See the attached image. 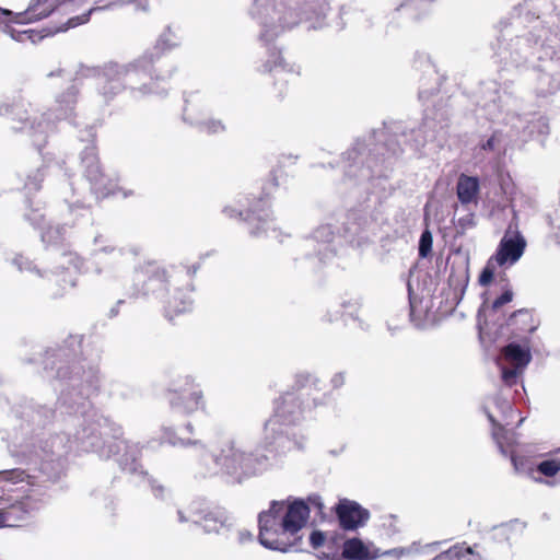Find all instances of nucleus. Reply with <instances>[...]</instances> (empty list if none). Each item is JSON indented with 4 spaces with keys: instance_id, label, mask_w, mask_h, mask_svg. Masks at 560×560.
Returning <instances> with one entry per match:
<instances>
[{
    "instance_id": "15",
    "label": "nucleus",
    "mask_w": 560,
    "mask_h": 560,
    "mask_svg": "<svg viewBox=\"0 0 560 560\" xmlns=\"http://www.w3.org/2000/svg\"><path fill=\"white\" fill-rule=\"evenodd\" d=\"M184 109V119L192 125H199L202 130L209 133H217L224 130V126L219 120L205 119V113L201 108L198 97L187 100Z\"/></svg>"
},
{
    "instance_id": "26",
    "label": "nucleus",
    "mask_w": 560,
    "mask_h": 560,
    "mask_svg": "<svg viewBox=\"0 0 560 560\" xmlns=\"http://www.w3.org/2000/svg\"><path fill=\"white\" fill-rule=\"evenodd\" d=\"M538 470L545 476L552 477L560 470V460H544L538 465Z\"/></svg>"
},
{
    "instance_id": "24",
    "label": "nucleus",
    "mask_w": 560,
    "mask_h": 560,
    "mask_svg": "<svg viewBox=\"0 0 560 560\" xmlns=\"http://www.w3.org/2000/svg\"><path fill=\"white\" fill-rule=\"evenodd\" d=\"M432 234L429 230H425L422 232L419 241V255L421 257H427L432 249Z\"/></svg>"
},
{
    "instance_id": "22",
    "label": "nucleus",
    "mask_w": 560,
    "mask_h": 560,
    "mask_svg": "<svg viewBox=\"0 0 560 560\" xmlns=\"http://www.w3.org/2000/svg\"><path fill=\"white\" fill-rule=\"evenodd\" d=\"M178 43L179 37L171 28H166L158 40V47H161V50H166L176 47Z\"/></svg>"
},
{
    "instance_id": "11",
    "label": "nucleus",
    "mask_w": 560,
    "mask_h": 560,
    "mask_svg": "<svg viewBox=\"0 0 560 560\" xmlns=\"http://www.w3.org/2000/svg\"><path fill=\"white\" fill-rule=\"evenodd\" d=\"M82 163L85 167V175L97 195L105 197L116 192L112 185L103 183L104 175L101 172L98 160L93 148H86L83 152Z\"/></svg>"
},
{
    "instance_id": "1",
    "label": "nucleus",
    "mask_w": 560,
    "mask_h": 560,
    "mask_svg": "<svg viewBox=\"0 0 560 560\" xmlns=\"http://www.w3.org/2000/svg\"><path fill=\"white\" fill-rule=\"evenodd\" d=\"M308 517L310 505L303 500L272 501L258 516L259 542L271 550L289 551L301 540Z\"/></svg>"
},
{
    "instance_id": "38",
    "label": "nucleus",
    "mask_w": 560,
    "mask_h": 560,
    "mask_svg": "<svg viewBox=\"0 0 560 560\" xmlns=\"http://www.w3.org/2000/svg\"><path fill=\"white\" fill-rule=\"evenodd\" d=\"M58 233H59L58 229H56L55 232H52V230L49 229L48 231L43 233L42 238H43L44 242L54 243V242H57V240H58V237L55 235V234H58Z\"/></svg>"
},
{
    "instance_id": "53",
    "label": "nucleus",
    "mask_w": 560,
    "mask_h": 560,
    "mask_svg": "<svg viewBox=\"0 0 560 560\" xmlns=\"http://www.w3.org/2000/svg\"><path fill=\"white\" fill-rule=\"evenodd\" d=\"M155 282H158L156 278H150L148 284H149V287H153Z\"/></svg>"
},
{
    "instance_id": "21",
    "label": "nucleus",
    "mask_w": 560,
    "mask_h": 560,
    "mask_svg": "<svg viewBox=\"0 0 560 560\" xmlns=\"http://www.w3.org/2000/svg\"><path fill=\"white\" fill-rule=\"evenodd\" d=\"M335 237L334 231L330 225H320L313 233V240L317 243H322L324 250H327L329 244Z\"/></svg>"
},
{
    "instance_id": "39",
    "label": "nucleus",
    "mask_w": 560,
    "mask_h": 560,
    "mask_svg": "<svg viewBox=\"0 0 560 560\" xmlns=\"http://www.w3.org/2000/svg\"><path fill=\"white\" fill-rule=\"evenodd\" d=\"M493 400V404L502 411V412H505L508 411L511 406H510V402L508 400H502L500 399L499 397H495L492 399Z\"/></svg>"
},
{
    "instance_id": "37",
    "label": "nucleus",
    "mask_w": 560,
    "mask_h": 560,
    "mask_svg": "<svg viewBox=\"0 0 560 560\" xmlns=\"http://www.w3.org/2000/svg\"><path fill=\"white\" fill-rule=\"evenodd\" d=\"M13 262L18 266V268L22 271L24 269L31 270L32 264L24 259L22 256H18L14 258Z\"/></svg>"
},
{
    "instance_id": "50",
    "label": "nucleus",
    "mask_w": 560,
    "mask_h": 560,
    "mask_svg": "<svg viewBox=\"0 0 560 560\" xmlns=\"http://www.w3.org/2000/svg\"><path fill=\"white\" fill-rule=\"evenodd\" d=\"M115 447L117 448V451H120L121 448H126L127 450L128 445L125 442L120 441V442H117L115 444Z\"/></svg>"
},
{
    "instance_id": "31",
    "label": "nucleus",
    "mask_w": 560,
    "mask_h": 560,
    "mask_svg": "<svg viewBox=\"0 0 560 560\" xmlns=\"http://www.w3.org/2000/svg\"><path fill=\"white\" fill-rule=\"evenodd\" d=\"M13 113L15 116H18V119L21 120V121H26L28 120V116H24V115H21L20 113V107H14L13 109H10V106L9 105H1L0 106V114L1 115H4V114H9V113Z\"/></svg>"
},
{
    "instance_id": "42",
    "label": "nucleus",
    "mask_w": 560,
    "mask_h": 560,
    "mask_svg": "<svg viewBox=\"0 0 560 560\" xmlns=\"http://www.w3.org/2000/svg\"><path fill=\"white\" fill-rule=\"evenodd\" d=\"M131 2V0H119V4ZM136 3L138 9L145 10L147 9V0H132Z\"/></svg>"
},
{
    "instance_id": "55",
    "label": "nucleus",
    "mask_w": 560,
    "mask_h": 560,
    "mask_svg": "<svg viewBox=\"0 0 560 560\" xmlns=\"http://www.w3.org/2000/svg\"><path fill=\"white\" fill-rule=\"evenodd\" d=\"M512 462H513V465H514L515 469L517 470V469H518V467H517V463H516L515 457H512Z\"/></svg>"
},
{
    "instance_id": "13",
    "label": "nucleus",
    "mask_w": 560,
    "mask_h": 560,
    "mask_svg": "<svg viewBox=\"0 0 560 560\" xmlns=\"http://www.w3.org/2000/svg\"><path fill=\"white\" fill-rule=\"evenodd\" d=\"M32 477L21 469L0 471V505L12 492H23L30 489Z\"/></svg>"
},
{
    "instance_id": "14",
    "label": "nucleus",
    "mask_w": 560,
    "mask_h": 560,
    "mask_svg": "<svg viewBox=\"0 0 560 560\" xmlns=\"http://www.w3.org/2000/svg\"><path fill=\"white\" fill-rule=\"evenodd\" d=\"M63 0H33L24 12L13 13V24H26L47 18Z\"/></svg>"
},
{
    "instance_id": "30",
    "label": "nucleus",
    "mask_w": 560,
    "mask_h": 560,
    "mask_svg": "<svg viewBox=\"0 0 560 560\" xmlns=\"http://www.w3.org/2000/svg\"><path fill=\"white\" fill-rule=\"evenodd\" d=\"M191 305V300L189 298H185L180 304H177L176 301H174V303H172L170 305V307L175 312V313H183V312H186L189 310Z\"/></svg>"
},
{
    "instance_id": "41",
    "label": "nucleus",
    "mask_w": 560,
    "mask_h": 560,
    "mask_svg": "<svg viewBox=\"0 0 560 560\" xmlns=\"http://www.w3.org/2000/svg\"><path fill=\"white\" fill-rule=\"evenodd\" d=\"M98 253L100 254H107V253H110V254H114L115 257H118L121 255V250H117L115 247L113 246H104V247H101L98 249Z\"/></svg>"
},
{
    "instance_id": "32",
    "label": "nucleus",
    "mask_w": 560,
    "mask_h": 560,
    "mask_svg": "<svg viewBox=\"0 0 560 560\" xmlns=\"http://www.w3.org/2000/svg\"><path fill=\"white\" fill-rule=\"evenodd\" d=\"M512 298H513V294L511 291H505L504 293H502L494 302H493V307L494 308H499L501 307L502 305L509 303L512 301Z\"/></svg>"
},
{
    "instance_id": "19",
    "label": "nucleus",
    "mask_w": 560,
    "mask_h": 560,
    "mask_svg": "<svg viewBox=\"0 0 560 560\" xmlns=\"http://www.w3.org/2000/svg\"><path fill=\"white\" fill-rule=\"evenodd\" d=\"M173 408L185 413H192L203 406L200 390L183 392L171 400Z\"/></svg>"
},
{
    "instance_id": "43",
    "label": "nucleus",
    "mask_w": 560,
    "mask_h": 560,
    "mask_svg": "<svg viewBox=\"0 0 560 560\" xmlns=\"http://www.w3.org/2000/svg\"><path fill=\"white\" fill-rule=\"evenodd\" d=\"M308 501L313 506L317 508L319 511L323 510L324 504L319 497H311L308 498Z\"/></svg>"
},
{
    "instance_id": "56",
    "label": "nucleus",
    "mask_w": 560,
    "mask_h": 560,
    "mask_svg": "<svg viewBox=\"0 0 560 560\" xmlns=\"http://www.w3.org/2000/svg\"><path fill=\"white\" fill-rule=\"evenodd\" d=\"M101 238H102L101 236L96 237L95 243H101V241H102Z\"/></svg>"
},
{
    "instance_id": "17",
    "label": "nucleus",
    "mask_w": 560,
    "mask_h": 560,
    "mask_svg": "<svg viewBox=\"0 0 560 560\" xmlns=\"http://www.w3.org/2000/svg\"><path fill=\"white\" fill-rule=\"evenodd\" d=\"M178 518L180 522H186L191 520L196 524L202 525L203 529L207 533H219L220 529L225 524V518L223 513L221 512H203V511H192L189 514V517L184 515V512L178 511Z\"/></svg>"
},
{
    "instance_id": "18",
    "label": "nucleus",
    "mask_w": 560,
    "mask_h": 560,
    "mask_svg": "<svg viewBox=\"0 0 560 560\" xmlns=\"http://www.w3.org/2000/svg\"><path fill=\"white\" fill-rule=\"evenodd\" d=\"M342 555L353 560H370L377 557V549L358 538L348 539L343 545Z\"/></svg>"
},
{
    "instance_id": "40",
    "label": "nucleus",
    "mask_w": 560,
    "mask_h": 560,
    "mask_svg": "<svg viewBox=\"0 0 560 560\" xmlns=\"http://www.w3.org/2000/svg\"><path fill=\"white\" fill-rule=\"evenodd\" d=\"M252 539H253V535L250 532L245 530V529L238 532V541L241 544H245L246 541H249Z\"/></svg>"
},
{
    "instance_id": "48",
    "label": "nucleus",
    "mask_w": 560,
    "mask_h": 560,
    "mask_svg": "<svg viewBox=\"0 0 560 560\" xmlns=\"http://www.w3.org/2000/svg\"><path fill=\"white\" fill-rule=\"evenodd\" d=\"M224 212H225L228 215H230V217H235L236 214H238V215H243V212H237L236 210H234V209H232V208H230V207L225 208V209H224Z\"/></svg>"
},
{
    "instance_id": "33",
    "label": "nucleus",
    "mask_w": 560,
    "mask_h": 560,
    "mask_svg": "<svg viewBox=\"0 0 560 560\" xmlns=\"http://www.w3.org/2000/svg\"><path fill=\"white\" fill-rule=\"evenodd\" d=\"M324 540H325L324 534L320 532H313L310 536L311 545L314 548H318L319 546H322L324 544Z\"/></svg>"
},
{
    "instance_id": "29",
    "label": "nucleus",
    "mask_w": 560,
    "mask_h": 560,
    "mask_svg": "<svg viewBox=\"0 0 560 560\" xmlns=\"http://www.w3.org/2000/svg\"><path fill=\"white\" fill-rule=\"evenodd\" d=\"M518 200L529 208L534 207V201L529 197L525 196L523 192L516 194L515 197L511 199V207L513 209L514 218H516L515 206Z\"/></svg>"
},
{
    "instance_id": "23",
    "label": "nucleus",
    "mask_w": 560,
    "mask_h": 560,
    "mask_svg": "<svg viewBox=\"0 0 560 560\" xmlns=\"http://www.w3.org/2000/svg\"><path fill=\"white\" fill-rule=\"evenodd\" d=\"M75 90L72 86L62 98H58L57 102L60 104V114L58 117H66L68 113L71 110L72 105L75 102Z\"/></svg>"
},
{
    "instance_id": "5",
    "label": "nucleus",
    "mask_w": 560,
    "mask_h": 560,
    "mask_svg": "<svg viewBox=\"0 0 560 560\" xmlns=\"http://www.w3.org/2000/svg\"><path fill=\"white\" fill-rule=\"evenodd\" d=\"M304 409L300 398L294 394H285L277 402L276 411L265 424L266 433L275 434L271 444L275 445V451L279 454H284L293 447H302L301 443L292 441L283 431L278 432L279 425H287L298 422L302 419Z\"/></svg>"
},
{
    "instance_id": "7",
    "label": "nucleus",
    "mask_w": 560,
    "mask_h": 560,
    "mask_svg": "<svg viewBox=\"0 0 560 560\" xmlns=\"http://www.w3.org/2000/svg\"><path fill=\"white\" fill-rule=\"evenodd\" d=\"M95 9H91L85 14L69 19L67 21V23L65 24V26L59 27V28H55V30L47 28V30H43V31H35V30L16 31L12 26L13 12L9 11V10L0 9V28H2L5 33H8L16 42L31 40L32 43H36L46 36L54 35L58 32H63L69 28H72L78 25L86 23L90 19V14Z\"/></svg>"
},
{
    "instance_id": "28",
    "label": "nucleus",
    "mask_w": 560,
    "mask_h": 560,
    "mask_svg": "<svg viewBox=\"0 0 560 560\" xmlns=\"http://www.w3.org/2000/svg\"><path fill=\"white\" fill-rule=\"evenodd\" d=\"M259 205H261V208L255 207L252 209L248 213H246V219L252 221H266L268 219L269 212L267 211V202L260 200Z\"/></svg>"
},
{
    "instance_id": "54",
    "label": "nucleus",
    "mask_w": 560,
    "mask_h": 560,
    "mask_svg": "<svg viewBox=\"0 0 560 560\" xmlns=\"http://www.w3.org/2000/svg\"><path fill=\"white\" fill-rule=\"evenodd\" d=\"M488 418H489V420L492 422V424L494 425V424H495V421H494V419H493V416H492L490 412H488Z\"/></svg>"
},
{
    "instance_id": "46",
    "label": "nucleus",
    "mask_w": 560,
    "mask_h": 560,
    "mask_svg": "<svg viewBox=\"0 0 560 560\" xmlns=\"http://www.w3.org/2000/svg\"><path fill=\"white\" fill-rule=\"evenodd\" d=\"M343 381H345V377L342 374H336L332 378H331V383L334 385V387H339L343 384Z\"/></svg>"
},
{
    "instance_id": "12",
    "label": "nucleus",
    "mask_w": 560,
    "mask_h": 560,
    "mask_svg": "<svg viewBox=\"0 0 560 560\" xmlns=\"http://www.w3.org/2000/svg\"><path fill=\"white\" fill-rule=\"evenodd\" d=\"M337 515L346 529H355L363 526L370 517L368 510L354 501L342 499L337 505Z\"/></svg>"
},
{
    "instance_id": "52",
    "label": "nucleus",
    "mask_w": 560,
    "mask_h": 560,
    "mask_svg": "<svg viewBox=\"0 0 560 560\" xmlns=\"http://www.w3.org/2000/svg\"><path fill=\"white\" fill-rule=\"evenodd\" d=\"M185 430H186L188 433L192 434V433H194V427H192V424H191V423H187V424H186V427H185Z\"/></svg>"
},
{
    "instance_id": "10",
    "label": "nucleus",
    "mask_w": 560,
    "mask_h": 560,
    "mask_svg": "<svg viewBox=\"0 0 560 560\" xmlns=\"http://www.w3.org/2000/svg\"><path fill=\"white\" fill-rule=\"evenodd\" d=\"M526 247L525 238L516 232L513 236H504L492 258L498 266L514 265L523 255Z\"/></svg>"
},
{
    "instance_id": "44",
    "label": "nucleus",
    "mask_w": 560,
    "mask_h": 560,
    "mask_svg": "<svg viewBox=\"0 0 560 560\" xmlns=\"http://www.w3.org/2000/svg\"><path fill=\"white\" fill-rule=\"evenodd\" d=\"M495 142H497L495 137H491L490 139H488V140L482 144V149H483V150H494V149H495Z\"/></svg>"
},
{
    "instance_id": "27",
    "label": "nucleus",
    "mask_w": 560,
    "mask_h": 560,
    "mask_svg": "<svg viewBox=\"0 0 560 560\" xmlns=\"http://www.w3.org/2000/svg\"><path fill=\"white\" fill-rule=\"evenodd\" d=\"M273 62H275V68H270L269 70L270 71H275V74L277 77H280L282 78L285 73H299V70H294L293 67H290V69H287L288 68V65L283 62L282 58L278 55H273Z\"/></svg>"
},
{
    "instance_id": "4",
    "label": "nucleus",
    "mask_w": 560,
    "mask_h": 560,
    "mask_svg": "<svg viewBox=\"0 0 560 560\" xmlns=\"http://www.w3.org/2000/svg\"><path fill=\"white\" fill-rule=\"evenodd\" d=\"M152 56L145 55L129 66H119L117 63H109L105 66L103 74L98 79L103 94L105 96H113L126 84L136 89L138 83L145 81L147 79L152 80Z\"/></svg>"
},
{
    "instance_id": "45",
    "label": "nucleus",
    "mask_w": 560,
    "mask_h": 560,
    "mask_svg": "<svg viewBox=\"0 0 560 560\" xmlns=\"http://www.w3.org/2000/svg\"><path fill=\"white\" fill-rule=\"evenodd\" d=\"M139 90L144 94L154 92V90H152L151 88L150 89L147 88V82H142L141 86H139ZM164 91H165V88L162 86L161 90H155V93H163Z\"/></svg>"
},
{
    "instance_id": "3",
    "label": "nucleus",
    "mask_w": 560,
    "mask_h": 560,
    "mask_svg": "<svg viewBox=\"0 0 560 560\" xmlns=\"http://www.w3.org/2000/svg\"><path fill=\"white\" fill-rule=\"evenodd\" d=\"M314 0H254L252 13L261 24V38L270 42L285 30L310 19Z\"/></svg>"
},
{
    "instance_id": "35",
    "label": "nucleus",
    "mask_w": 560,
    "mask_h": 560,
    "mask_svg": "<svg viewBox=\"0 0 560 560\" xmlns=\"http://www.w3.org/2000/svg\"><path fill=\"white\" fill-rule=\"evenodd\" d=\"M120 465L122 466L124 470H127L129 472H136L138 470V466L136 464V460L132 459L131 463H128V458L121 457L119 459Z\"/></svg>"
},
{
    "instance_id": "47",
    "label": "nucleus",
    "mask_w": 560,
    "mask_h": 560,
    "mask_svg": "<svg viewBox=\"0 0 560 560\" xmlns=\"http://www.w3.org/2000/svg\"><path fill=\"white\" fill-rule=\"evenodd\" d=\"M148 481L151 485V487H152V489L154 491V494L156 497H159L160 494L162 495V493L164 492V487L163 486H155V481H153L151 479H149Z\"/></svg>"
},
{
    "instance_id": "49",
    "label": "nucleus",
    "mask_w": 560,
    "mask_h": 560,
    "mask_svg": "<svg viewBox=\"0 0 560 560\" xmlns=\"http://www.w3.org/2000/svg\"><path fill=\"white\" fill-rule=\"evenodd\" d=\"M26 187L30 189V190H36L39 188V184L38 182H31V183H27L26 184Z\"/></svg>"
},
{
    "instance_id": "6",
    "label": "nucleus",
    "mask_w": 560,
    "mask_h": 560,
    "mask_svg": "<svg viewBox=\"0 0 560 560\" xmlns=\"http://www.w3.org/2000/svg\"><path fill=\"white\" fill-rule=\"evenodd\" d=\"M40 494L33 478L26 493L12 492L1 504L3 506L0 508V527L19 526L33 511L38 509Z\"/></svg>"
},
{
    "instance_id": "2",
    "label": "nucleus",
    "mask_w": 560,
    "mask_h": 560,
    "mask_svg": "<svg viewBox=\"0 0 560 560\" xmlns=\"http://www.w3.org/2000/svg\"><path fill=\"white\" fill-rule=\"evenodd\" d=\"M163 438L174 446H191L200 457L207 474L224 472L235 480L254 476L266 466V457H257L245 450L243 441L231 440L224 444L220 454L209 453L199 440L176 436L172 429H165Z\"/></svg>"
},
{
    "instance_id": "9",
    "label": "nucleus",
    "mask_w": 560,
    "mask_h": 560,
    "mask_svg": "<svg viewBox=\"0 0 560 560\" xmlns=\"http://www.w3.org/2000/svg\"><path fill=\"white\" fill-rule=\"evenodd\" d=\"M79 424L81 428L75 432L74 440L83 451L98 452L102 456H110L114 454L112 446H108V451L104 450V442L101 434L97 433V428L100 427L98 424L86 419H84Z\"/></svg>"
},
{
    "instance_id": "20",
    "label": "nucleus",
    "mask_w": 560,
    "mask_h": 560,
    "mask_svg": "<svg viewBox=\"0 0 560 560\" xmlns=\"http://www.w3.org/2000/svg\"><path fill=\"white\" fill-rule=\"evenodd\" d=\"M433 560H481V558L470 547L454 546Z\"/></svg>"
},
{
    "instance_id": "36",
    "label": "nucleus",
    "mask_w": 560,
    "mask_h": 560,
    "mask_svg": "<svg viewBox=\"0 0 560 560\" xmlns=\"http://www.w3.org/2000/svg\"><path fill=\"white\" fill-rule=\"evenodd\" d=\"M27 128L30 130L35 129L34 122L30 124V126L25 124V126H22L20 129L25 130ZM47 129H48V124L38 122L37 127H36V132H38L40 135H45L47 132Z\"/></svg>"
},
{
    "instance_id": "8",
    "label": "nucleus",
    "mask_w": 560,
    "mask_h": 560,
    "mask_svg": "<svg viewBox=\"0 0 560 560\" xmlns=\"http://www.w3.org/2000/svg\"><path fill=\"white\" fill-rule=\"evenodd\" d=\"M529 361L530 353L527 349L515 343L506 346L503 350L502 358L498 361V365L501 369L502 381L508 386L516 384L517 378L523 374Z\"/></svg>"
},
{
    "instance_id": "25",
    "label": "nucleus",
    "mask_w": 560,
    "mask_h": 560,
    "mask_svg": "<svg viewBox=\"0 0 560 560\" xmlns=\"http://www.w3.org/2000/svg\"><path fill=\"white\" fill-rule=\"evenodd\" d=\"M497 266V261L491 257L479 277L481 285H488L492 281Z\"/></svg>"
},
{
    "instance_id": "34",
    "label": "nucleus",
    "mask_w": 560,
    "mask_h": 560,
    "mask_svg": "<svg viewBox=\"0 0 560 560\" xmlns=\"http://www.w3.org/2000/svg\"><path fill=\"white\" fill-rule=\"evenodd\" d=\"M474 224H475V221H474V214L472 213H468L465 217L458 219V225L463 230L469 229V228L474 226Z\"/></svg>"
},
{
    "instance_id": "51",
    "label": "nucleus",
    "mask_w": 560,
    "mask_h": 560,
    "mask_svg": "<svg viewBox=\"0 0 560 560\" xmlns=\"http://www.w3.org/2000/svg\"><path fill=\"white\" fill-rule=\"evenodd\" d=\"M493 438L497 440L499 446L502 448V444L500 442L499 432L497 430H493Z\"/></svg>"
},
{
    "instance_id": "16",
    "label": "nucleus",
    "mask_w": 560,
    "mask_h": 560,
    "mask_svg": "<svg viewBox=\"0 0 560 560\" xmlns=\"http://www.w3.org/2000/svg\"><path fill=\"white\" fill-rule=\"evenodd\" d=\"M480 191L479 179L474 176L462 174L456 185V195L462 207L470 210L471 206L478 205V196Z\"/></svg>"
}]
</instances>
